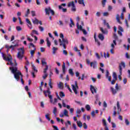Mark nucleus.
Wrapping results in <instances>:
<instances>
[{
    "label": "nucleus",
    "mask_w": 130,
    "mask_h": 130,
    "mask_svg": "<svg viewBox=\"0 0 130 130\" xmlns=\"http://www.w3.org/2000/svg\"><path fill=\"white\" fill-rule=\"evenodd\" d=\"M9 70H10V71H11V73L13 74L14 78L16 80V81H20V77L21 82L22 85H24V80H23V75L22 74V72L18 70V67H10Z\"/></svg>",
    "instance_id": "nucleus-1"
},
{
    "label": "nucleus",
    "mask_w": 130,
    "mask_h": 130,
    "mask_svg": "<svg viewBox=\"0 0 130 130\" xmlns=\"http://www.w3.org/2000/svg\"><path fill=\"white\" fill-rule=\"evenodd\" d=\"M60 38L62 39H59L58 42L60 43V46H63L64 49L67 48L66 44H69V40L67 38H64L62 33L60 34Z\"/></svg>",
    "instance_id": "nucleus-2"
},
{
    "label": "nucleus",
    "mask_w": 130,
    "mask_h": 130,
    "mask_svg": "<svg viewBox=\"0 0 130 130\" xmlns=\"http://www.w3.org/2000/svg\"><path fill=\"white\" fill-rule=\"evenodd\" d=\"M1 53L2 54V56L4 60H6V61L10 62V63L8 62L7 63V65L10 64V66H14V63H13V61H12L13 57H12V56H11V55H9V56L7 57V56H6V55L4 53Z\"/></svg>",
    "instance_id": "nucleus-3"
},
{
    "label": "nucleus",
    "mask_w": 130,
    "mask_h": 130,
    "mask_svg": "<svg viewBox=\"0 0 130 130\" xmlns=\"http://www.w3.org/2000/svg\"><path fill=\"white\" fill-rule=\"evenodd\" d=\"M18 50V52L17 53V57L18 59L22 60L23 59V57H24V48H20L17 49Z\"/></svg>",
    "instance_id": "nucleus-4"
},
{
    "label": "nucleus",
    "mask_w": 130,
    "mask_h": 130,
    "mask_svg": "<svg viewBox=\"0 0 130 130\" xmlns=\"http://www.w3.org/2000/svg\"><path fill=\"white\" fill-rule=\"evenodd\" d=\"M125 69V63L124 62H121L120 64L119 65V72L120 75H118V79L120 81H121V75H122V68Z\"/></svg>",
    "instance_id": "nucleus-5"
},
{
    "label": "nucleus",
    "mask_w": 130,
    "mask_h": 130,
    "mask_svg": "<svg viewBox=\"0 0 130 130\" xmlns=\"http://www.w3.org/2000/svg\"><path fill=\"white\" fill-rule=\"evenodd\" d=\"M45 12L46 15H49V14H50L51 13L52 16H54V11H53V10H52L50 7H48V8H45Z\"/></svg>",
    "instance_id": "nucleus-6"
},
{
    "label": "nucleus",
    "mask_w": 130,
    "mask_h": 130,
    "mask_svg": "<svg viewBox=\"0 0 130 130\" xmlns=\"http://www.w3.org/2000/svg\"><path fill=\"white\" fill-rule=\"evenodd\" d=\"M86 63L87 64H90L91 68L93 67V69H96V68H97V62L96 61L90 63V60L89 59H87Z\"/></svg>",
    "instance_id": "nucleus-7"
},
{
    "label": "nucleus",
    "mask_w": 130,
    "mask_h": 130,
    "mask_svg": "<svg viewBox=\"0 0 130 130\" xmlns=\"http://www.w3.org/2000/svg\"><path fill=\"white\" fill-rule=\"evenodd\" d=\"M43 92L45 97H47V93H48V95L49 99L50 100L52 99V95H50L51 94V92H50V90H49V89H48V90H47L46 91L44 90Z\"/></svg>",
    "instance_id": "nucleus-8"
},
{
    "label": "nucleus",
    "mask_w": 130,
    "mask_h": 130,
    "mask_svg": "<svg viewBox=\"0 0 130 130\" xmlns=\"http://www.w3.org/2000/svg\"><path fill=\"white\" fill-rule=\"evenodd\" d=\"M93 37H94V39L95 40V42H96L98 45L99 46H100L101 43H100V42H99V41L98 40V39H97V36L96 35V32L94 33Z\"/></svg>",
    "instance_id": "nucleus-9"
},
{
    "label": "nucleus",
    "mask_w": 130,
    "mask_h": 130,
    "mask_svg": "<svg viewBox=\"0 0 130 130\" xmlns=\"http://www.w3.org/2000/svg\"><path fill=\"white\" fill-rule=\"evenodd\" d=\"M90 91L92 94H94V93H97L96 88H95L93 85L90 86Z\"/></svg>",
    "instance_id": "nucleus-10"
},
{
    "label": "nucleus",
    "mask_w": 130,
    "mask_h": 130,
    "mask_svg": "<svg viewBox=\"0 0 130 130\" xmlns=\"http://www.w3.org/2000/svg\"><path fill=\"white\" fill-rule=\"evenodd\" d=\"M58 88L61 89H63V83L61 82H59L58 84Z\"/></svg>",
    "instance_id": "nucleus-11"
},
{
    "label": "nucleus",
    "mask_w": 130,
    "mask_h": 130,
    "mask_svg": "<svg viewBox=\"0 0 130 130\" xmlns=\"http://www.w3.org/2000/svg\"><path fill=\"white\" fill-rule=\"evenodd\" d=\"M73 90L74 91V93L77 95L78 94V91L77 90V87H75V85L73 84L72 85Z\"/></svg>",
    "instance_id": "nucleus-12"
},
{
    "label": "nucleus",
    "mask_w": 130,
    "mask_h": 130,
    "mask_svg": "<svg viewBox=\"0 0 130 130\" xmlns=\"http://www.w3.org/2000/svg\"><path fill=\"white\" fill-rule=\"evenodd\" d=\"M98 38L101 40V41H103L104 40V36L102 34H99L98 36Z\"/></svg>",
    "instance_id": "nucleus-13"
},
{
    "label": "nucleus",
    "mask_w": 130,
    "mask_h": 130,
    "mask_svg": "<svg viewBox=\"0 0 130 130\" xmlns=\"http://www.w3.org/2000/svg\"><path fill=\"white\" fill-rule=\"evenodd\" d=\"M58 8L59 10H62L63 13H67L68 11V9H67V8H63L61 7V6H59Z\"/></svg>",
    "instance_id": "nucleus-14"
},
{
    "label": "nucleus",
    "mask_w": 130,
    "mask_h": 130,
    "mask_svg": "<svg viewBox=\"0 0 130 130\" xmlns=\"http://www.w3.org/2000/svg\"><path fill=\"white\" fill-rule=\"evenodd\" d=\"M116 20H117V22L119 23V24H122V22L120 21V19H119V14L116 15Z\"/></svg>",
    "instance_id": "nucleus-15"
},
{
    "label": "nucleus",
    "mask_w": 130,
    "mask_h": 130,
    "mask_svg": "<svg viewBox=\"0 0 130 130\" xmlns=\"http://www.w3.org/2000/svg\"><path fill=\"white\" fill-rule=\"evenodd\" d=\"M62 70L63 74H66V63H64V62H63V64L62 66Z\"/></svg>",
    "instance_id": "nucleus-16"
},
{
    "label": "nucleus",
    "mask_w": 130,
    "mask_h": 130,
    "mask_svg": "<svg viewBox=\"0 0 130 130\" xmlns=\"http://www.w3.org/2000/svg\"><path fill=\"white\" fill-rule=\"evenodd\" d=\"M26 22L27 23V24H29L30 25V26L28 25V26L29 27V28H30V29H32V28L31 27H32V23H31V21H30V20H29V19L26 18Z\"/></svg>",
    "instance_id": "nucleus-17"
},
{
    "label": "nucleus",
    "mask_w": 130,
    "mask_h": 130,
    "mask_svg": "<svg viewBox=\"0 0 130 130\" xmlns=\"http://www.w3.org/2000/svg\"><path fill=\"white\" fill-rule=\"evenodd\" d=\"M74 6H75V2L74 1L69 2L68 5V8H70V7H73Z\"/></svg>",
    "instance_id": "nucleus-18"
},
{
    "label": "nucleus",
    "mask_w": 130,
    "mask_h": 130,
    "mask_svg": "<svg viewBox=\"0 0 130 130\" xmlns=\"http://www.w3.org/2000/svg\"><path fill=\"white\" fill-rule=\"evenodd\" d=\"M100 30L103 34H108V32L107 31V30H104L103 29V27H101Z\"/></svg>",
    "instance_id": "nucleus-19"
},
{
    "label": "nucleus",
    "mask_w": 130,
    "mask_h": 130,
    "mask_svg": "<svg viewBox=\"0 0 130 130\" xmlns=\"http://www.w3.org/2000/svg\"><path fill=\"white\" fill-rule=\"evenodd\" d=\"M77 124L78 126H79V127H82V126H83V123H82V122L81 121H77Z\"/></svg>",
    "instance_id": "nucleus-20"
},
{
    "label": "nucleus",
    "mask_w": 130,
    "mask_h": 130,
    "mask_svg": "<svg viewBox=\"0 0 130 130\" xmlns=\"http://www.w3.org/2000/svg\"><path fill=\"white\" fill-rule=\"evenodd\" d=\"M32 21L34 24H36L37 25L39 23V20H38V19H37V18H35V20L32 19Z\"/></svg>",
    "instance_id": "nucleus-21"
},
{
    "label": "nucleus",
    "mask_w": 130,
    "mask_h": 130,
    "mask_svg": "<svg viewBox=\"0 0 130 130\" xmlns=\"http://www.w3.org/2000/svg\"><path fill=\"white\" fill-rule=\"evenodd\" d=\"M46 41H47V45L48 47H50V45H51V43H50V41H49V38H46Z\"/></svg>",
    "instance_id": "nucleus-22"
},
{
    "label": "nucleus",
    "mask_w": 130,
    "mask_h": 130,
    "mask_svg": "<svg viewBox=\"0 0 130 130\" xmlns=\"http://www.w3.org/2000/svg\"><path fill=\"white\" fill-rule=\"evenodd\" d=\"M70 22L71 23L70 24V28H73V26H75V23H74V21L72 18H70Z\"/></svg>",
    "instance_id": "nucleus-23"
},
{
    "label": "nucleus",
    "mask_w": 130,
    "mask_h": 130,
    "mask_svg": "<svg viewBox=\"0 0 130 130\" xmlns=\"http://www.w3.org/2000/svg\"><path fill=\"white\" fill-rule=\"evenodd\" d=\"M111 92H112L114 95L116 94V93H117V90L114 89V88H113V87H111Z\"/></svg>",
    "instance_id": "nucleus-24"
},
{
    "label": "nucleus",
    "mask_w": 130,
    "mask_h": 130,
    "mask_svg": "<svg viewBox=\"0 0 130 130\" xmlns=\"http://www.w3.org/2000/svg\"><path fill=\"white\" fill-rule=\"evenodd\" d=\"M103 123L104 124V125H105V129H106V128L107 127L108 128V126H107V123H106V120L105 119H103Z\"/></svg>",
    "instance_id": "nucleus-25"
},
{
    "label": "nucleus",
    "mask_w": 130,
    "mask_h": 130,
    "mask_svg": "<svg viewBox=\"0 0 130 130\" xmlns=\"http://www.w3.org/2000/svg\"><path fill=\"white\" fill-rule=\"evenodd\" d=\"M78 4H79V5H83V7L85 6L84 0H78Z\"/></svg>",
    "instance_id": "nucleus-26"
},
{
    "label": "nucleus",
    "mask_w": 130,
    "mask_h": 130,
    "mask_svg": "<svg viewBox=\"0 0 130 130\" xmlns=\"http://www.w3.org/2000/svg\"><path fill=\"white\" fill-rule=\"evenodd\" d=\"M63 114L65 116L69 117V112L68 111V110H67V109L64 110Z\"/></svg>",
    "instance_id": "nucleus-27"
},
{
    "label": "nucleus",
    "mask_w": 130,
    "mask_h": 130,
    "mask_svg": "<svg viewBox=\"0 0 130 130\" xmlns=\"http://www.w3.org/2000/svg\"><path fill=\"white\" fill-rule=\"evenodd\" d=\"M104 25H106L108 29H110V25H109V23H108V22H106V20H104Z\"/></svg>",
    "instance_id": "nucleus-28"
},
{
    "label": "nucleus",
    "mask_w": 130,
    "mask_h": 130,
    "mask_svg": "<svg viewBox=\"0 0 130 130\" xmlns=\"http://www.w3.org/2000/svg\"><path fill=\"white\" fill-rule=\"evenodd\" d=\"M59 94V96L61 98H62V97H65V96H66L64 92H63V91H60Z\"/></svg>",
    "instance_id": "nucleus-29"
},
{
    "label": "nucleus",
    "mask_w": 130,
    "mask_h": 130,
    "mask_svg": "<svg viewBox=\"0 0 130 130\" xmlns=\"http://www.w3.org/2000/svg\"><path fill=\"white\" fill-rule=\"evenodd\" d=\"M113 78L115 81L117 80V76L116 75V73L115 72L113 73Z\"/></svg>",
    "instance_id": "nucleus-30"
},
{
    "label": "nucleus",
    "mask_w": 130,
    "mask_h": 130,
    "mask_svg": "<svg viewBox=\"0 0 130 130\" xmlns=\"http://www.w3.org/2000/svg\"><path fill=\"white\" fill-rule=\"evenodd\" d=\"M69 73L70 75H71V76H72V77H74V72L73 71V69H70L69 70Z\"/></svg>",
    "instance_id": "nucleus-31"
},
{
    "label": "nucleus",
    "mask_w": 130,
    "mask_h": 130,
    "mask_svg": "<svg viewBox=\"0 0 130 130\" xmlns=\"http://www.w3.org/2000/svg\"><path fill=\"white\" fill-rule=\"evenodd\" d=\"M77 27L78 30H81V31L83 30V27L82 25H79L78 23H77Z\"/></svg>",
    "instance_id": "nucleus-32"
},
{
    "label": "nucleus",
    "mask_w": 130,
    "mask_h": 130,
    "mask_svg": "<svg viewBox=\"0 0 130 130\" xmlns=\"http://www.w3.org/2000/svg\"><path fill=\"white\" fill-rule=\"evenodd\" d=\"M85 109H86L87 111H90V110H91V107L89 105H86L85 106Z\"/></svg>",
    "instance_id": "nucleus-33"
},
{
    "label": "nucleus",
    "mask_w": 130,
    "mask_h": 130,
    "mask_svg": "<svg viewBox=\"0 0 130 130\" xmlns=\"http://www.w3.org/2000/svg\"><path fill=\"white\" fill-rule=\"evenodd\" d=\"M50 115V114H49V113H47L45 115V117L46 119H47V120H48L49 121H50V117H49Z\"/></svg>",
    "instance_id": "nucleus-34"
},
{
    "label": "nucleus",
    "mask_w": 130,
    "mask_h": 130,
    "mask_svg": "<svg viewBox=\"0 0 130 130\" xmlns=\"http://www.w3.org/2000/svg\"><path fill=\"white\" fill-rule=\"evenodd\" d=\"M117 110H119V111H121V109L120 108V106L119 105V102H117Z\"/></svg>",
    "instance_id": "nucleus-35"
},
{
    "label": "nucleus",
    "mask_w": 130,
    "mask_h": 130,
    "mask_svg": "<svg viewBox=\"0 0 130 130\" xmlns=\"http://www.w3.org/2000/svg\"><path fill=\"white\" fill-rule=\"evenodd\" d=\"M71 11L72 12H76V11H77V8H76V5L72 7Z\"/></svg>",
    "instance_id": "nucleus-36"
},
{
    "label": "nucleus",
    "mask_w": 130,
    "mask_h": 130,
    "mask_svg": "<svg viewBox=\"0 0 130 130\" xmlns=\"http://www.w3.org/2000/svg\"><path fill=\"white\" fill-rule=\"evenodd\" d=\"M57 111V109H56V107H54L53 110V113L54 114L55 116H56V112Z\"/></svg>",
    "instance_id": "nucleus-37"
},
{
    "label": "nucleus",
    "mask_w": 130,
    "mask_h": 130,
    "mask_svg": "<svg viewBox=\"0 0 130 130\" xmlns=\"http://www.w3.org/2000/svg\"><path fill=\"white\" fill-rule=\"evenodd\" d=\"M35 50H36V48H35L34 50H30V55L31 56H33V55H34V53H35Z\"/></svg>",
    "instance_id": "nucleus-38"
},
{
    "label": "nucleus",
    "mask_w": 130,
    "mask_h": 130,
    "mask_svg": "<svg viewBox=\"0 0 130 130\" xmlns=\"http://www.w3.org/2000/svg\"><path fill=\"white\" fill-rule=\"evenodd\" d=\"M29 14H30V9H27V10L25 14V17H28Z\"/></svg>",
    "instance_id": "nucleus-39"
},
{
    "label": "nucleus",
    "mask_w": 130,
    "mask_h": 130,
    "mask_svg": "<svg viewBox=\"0 0 130 130\" xmlns=\"http://www.w3.org/2000/svg\"><path fill=\"white\" fill-rule=\"evenodd\" d=\"M47 70H48V65H46L45 69H44V74H47Z\"/></svg>",
    "instance_id": "nucleus-40"
},
{
    "label": "nucleus",
    "mask_w": 130,
    "mask_h": 130,
    "mask_svg": "<svg viewBox=\"0 0 130 130\" xmlns=\"http://www.w3.org/2000/svg\"><path fill=\"white\" fill-rule=\"evenodd\" d=\"M53 54H55V51L58 49L57 48H56L55 47H53Z\"/></svg>",
    "instance_id": "nucleus-41"
},
{
    "label": "nucleus",
    "mask_w": 130,
    "mask_h": 130,
    "mask_svg": "<svg viewBox=\"0 0 130 130\" xmlns=\"http://www.w3.org/2000/svg\"><path fill=\"white\" fill-rule=\"evenodd\" d=\"M49 86H50V87L51 88V89H52L53 87H52V83H51V79H50L49 80Z\"/></svg>",
    "instance_id": "nucleus-42"
},
{
    "label": "nucleus",
    "mask_w": 130,
    "mask_h": 130,
    "mask_svg": "<svg viewBox=\"0 0 130 130\" xmlns=\"http://www.w3.org/2000/svg\"><path fill=\"white\" fill-rule=\"evenodd\" d=\"M31 67L32 68L33 71H34L35 72H36V73L38 72V71L36 70V67H35V66H34V64H32Z\"/></svg>",
    "instance_id": "nucleus-43"
},
{
    "label": "nucleus",
    "mask_w": 130,
    "mask_h": 130,
    "mask_svg": "<svg viewBox=\"0 0 130 130\" xmlns=\"http://www.w3.org/2000/svg\"><path fill=\"white\" fill-rule=\"evenodd\" d=\"M106 2H107V0H103L102 1V5H103V7H105Z\"/></svg>",
    "instance_id": "nucleus-44"
},
{
    "label": "nucleus",
    "mask_w": 130,
    "mask_h": 130,
    "mask_svg": "<svg viewBox=\"0 0 130 130\" xmlns=\"http://www.w3.org/2000/svg\"><path fill=\"white\" fill-rule=\"evenodd\" d=\"M125 123L126 125H129V121L127 119H125Z\"/></svg>",
    "instance_id": "nucleus-45"
},
{
    "label": "nucleus",
    "mask_w": 130,
    "mask_h": 130,
    "mask_svg": "<svg viewBox=\"0 0 130 130\" xmlns=\"http://www.w3.org/2000/svg\"><path fill=\"white\" fill-rule=\"evenodd\" d=\"M83 126L85 129H87V128H88V125L86 123H83Z\"/></svg>",
    "instance_id": "nucleus-46"
},
{
    "label": "nucleus",
    "mask_w": 130,
    "mask_h": 130,
    "mask_svg": "<svg viewBox=\"0 0 130 130\" xmlns=\"http://www.w3.org/2000/svg\"><path fill=\"white\" fill-rule=\"evenodd\" d=\"M39 29H40V31H41V32H43V31H44V28H43V27L41 26H39Z\"/></svg>",
    "instance_id": "nucleus-47"
},
{
    "label": "nucleus",
    "mask_w": 130,
    "mask_h": 130,
    "mask_svg": "<svg viewBox=\"0 0 130 130\" xmlns=\"http://www.w3.org/2000/svg\"><path fill=\"white\" fill-rule=\"evenodd\" d=\"M5 47H6V48H7V49H11V48H12V47H13V45H11L10 46L8 45H6Z\"/></svg>",
    "instance_id": "nucleus-48"
},
{
    "label": "nucleus",
    "mask_w": 130,
    "mask_h": 130,
    "mask_svg": "<svg viewBox=\"0 0 130 130\" xmlns=\"http://www.w3.org/2000/svg\"><path fill=\"white\" fill-rule=\"evenodd\" d=\"M48 76V74L47 73H45V74L43 76V78L44 80H45L46 78H47V76Z\"/></svg>",
    "instance_id": "nucleus-49"
},
{
    "label": "nucleus",
    "mask_w": 130,
    "mask_h": 130,
    "mask_svg": "<svg viewBox=\"0 0 130 130\" xmlns=\"http://www.w3.org/2000/svg\"><path fill=\"white\" fill-rule=\"evenodd\" d=\"M16 30L17 31H22V27L21 26H16Z\"/></svg>",
    "instance_id": "nucleus-50"
},
{
    "label": "nucleus",
    "mask_w": 130,
    "mask_h": 130,
    "mask_svg": "<svg viewBox=\"0 0 130 130\" xmlns=\"http://www.w3.org/2000/svg\"><path fill=\"white\" fill-rule=\"evenodd\" d=\"M123 84L125 85V84H126V83L127 82V79L126 78H124L123 79Z\"/></svg>",
    "instance_id": "nucleus-51"
},
{
    "label": "nucleus",
    "mask_w": 130,
    "mask_h": 130,
    "mask_svg": "<svg viewBox=\"0 0 130 130\" xmlns=\"http://www.w3.org/2000/svg\"><path fill=\"white\" fill-rule=\"evenodd\" d=\"M73 128L74 130L77 129V125H76L75 123H73Z\"/></svg>",
    "instance_id": "nucleus-52"
},
{
    "label": "nucleus",
    "mask_w": 130,
    "mask_h": 130,
    "mask_svg": "<svg viewBox=\"0 0 130 130\" xmlns=\"http://www.w3.org/2000/svg\"><path fill=\"white\" fill-rule=\"evenodd\" d=\"M119 31H120L121 32H123V28L120 26H118Z\"/></svg>",
    "instance_id": "nucleus-53"
},
{
    "label": "nucleus",
    "mask_w": 130,
    "mask_h": 130,
    "mask_svg": "<svg viewBox=\"0 0 130 130\" xmlns=\"http://www.w3.org/2000/svg\"><path fill=\"white\" fill-rule=\"evenodd\" d=\"M75 103L80 105V106H82V105H83V104H82V103H81V102L80 101H75Z\"/></svg>",
    "instance_id": "nucleus-54"
},
{
    "label": "nucleus",
    "mask_w": 130,
    "mask_h": 130,
    "mask_svg": "<svg viewBox=\"0 0 130 130\" xmlns=\"http://www.w3.org/2000/svg\"><path fill=\"white\" fill-rule=\"evenodd\" d=\"M31 16L32 17H34L35 16H36V14L35 13V11H31Z\"/></svg>",
    "instance_id": "nucleus-55"
},
{
    "label": "nucleus",
    "mask_w": 130,
    "mask_h": 130,
    "mask_svg": "<svg viewBox=\"0 0 130 130\" xmlns=\"http://www.w3.org/2000/svg\"><path fill=\"white\" fill-rule=\"evenodd\" d=\"M32 33H34V34H36V35H38L39 34H38V31L35 30H32Z\"/></svg>",
    "instance_id": "nucleus-56"
},
{
    "label": "nucleus",
    "mask_w": 130,
    "mask_h": 130,
    "mask_svg": "<svg viewBox=\"0 0 130 130\" xmlns=\"http://www.w3.org/2000/svg\"><path fill=\"white\" fill-rule=\"evenodd\" d=\"M62 103L63 107H67V105L64 103V101L63 100H62Z\"/></svg>",
    "instance_id": "nucleus-57"
},
{
    "label": "nucleus",
    "mask_w": 130,
    "mask_h": 130,
    "mask_svg": "<svg viewBox=\"0 0 130 130\" xmlns=\"http://www.w3.org/2000/svg\"><path fill=\"white\" fill-rule=\"evenodd\" d=\"M42 64H43V66H44V64H47V62L44 60H42Z\"/></svg>",
    "instance_id": "nucleus-58"
},
{
    "label": "nucleus",
    "mask_w": 130,
    "mask_h": 130,
    "mask_svg": "<svg viewBox=\"0 0 130 130\" xmlns=\"http://www.w3.org/2000/svg\"><path fill=\"white\" fill-rule=\"evenodd\" d=\"M63 54H64V55H68V51H67L66 50H63Z\"/></svg>",
    "instance_id": "nucleus-59"
},
{
    "label": "nucleus",
    "mask_w": 130,
    "mask_h": 130,
    "mask_svg": "<svg viewBox=\"0 0 130 130\" xmlns=\"http://www.w3.org/2000/svg\"><path fill=\"white\" fill-rule=\"evenodd\" d=\"M103 107L105 108H106V107H107V104L106 103V102H104L103 103Z\"/></svg>",
    "instance_id": "nucleus-60"
},
{
    "label": "nucleus",
    "mask_w": 130,
    "mask_h": 130,
    "mask_svg": "<svg viewBox=\"0 0 130 130\" xmlns=\"http://www.w3.org/2000/svg\"><path fill=\"white\" fill-rule=\"evenodd\" d=\"M114 38L115 40H117L118 39V37L115 34H114Z\"/></svg>",
    "instance_id": "nucleus-61"
},
{
    "label": "nucleus",
    "mask_w": 130,
    "mask_h": 130,
    "mask_svg": "<svg viewBox=\"0 0 130 130\" xmlns=\"http://www.w3.org/2000/svg\"><path fill=\"white\" fill-rule=\"evenodd\" d=\"M81 31L83 32L84 35H87V31L85 29H83Z\"/></svg>",
    "instance_id": "nucleus-62"
},
{
    "label": "nucleus",
    "mask_w": 130,
    "mask_h": 130,
    "mask_svg": "<svg viewBox=\"0 0 130 130\" xmlns=\"http://www.w3.org/2000/svg\"><path fill=\"white\" fill-rule=\"evenodd\" d=\"M91 115L92 116V117H94V116H95V111H92L91 113Z\"/></svg>",
    "instance_id": "nucleus-63"
},
{
    "label": "nucleus",
    "mask_w": 130,
    "mask_h": 130,
    "mask_svg": "<svg viewBox=\"0 0 130 130\" xmlns=\"http://www.w3.org/2000/svg\"><path fill=\"white\" fill-rule=\"evenodd\" d=\"M53 127L54 128V130H58V128H57V126H56L53 125Z\"/></svg>",
    "instance_id": "nucleus-64"
}]
</instances>
